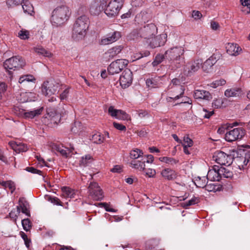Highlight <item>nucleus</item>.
I'll use <instances>...</instances> for the list:
<instances>
[{
	"instance_id": "obj_64",
	"label": "nucleus",
	"mask_w": 250,
	"mask_h": 250,
	"mask_svg": "<svg viewBox=\"0 0 250 250\" xmlns=\"http://www.w3.org/2000/svg\"><path fill=\"white\" fill-rule=\"evenodd\" d=\"M210 26L212 29L214 30H217L219 27V24L216 21H212L210 23Z\"/></svg>"
},
{
	"instance_id": "obj_5",
	"label": "nucleus",
	"mask_w": 250,
	"mask_h": 250,
	"mask_svg": "<svg viewBox=\"0 0 250 250\" xmlns=\"http://www.w3.org/2000/svg\"><path fill=\"white\" fill-rule=\"evenodd\" d=\"M25 64V61L21 57L15 56L7 59L4 62L3 66L7 70H15L22 68Z\"/></svg>"
},
{
	"instance_id": "obj_3",
	"label": "nucleus",
	"mask_w": 250,
	"mask_h": 250,
	"mask_svg": "<svg viewBox=\"0 0 250 250\" xmlns=\"http://www.w3.org/2000/svg\"><path fill=\"white\" fill-rule=\"evenodd\" d=\"M70 14V11L67 6H58L52 12L51 22L53 26H61L68 20Z\"/></svg>"
},
{
	"instance_id": "obj_32",
	"label": "nucleus",
	"mask_w": 250,
	"mask_h": 250,
	"mask_svg": "<svg viewBox=\"0 0 250 250\" xmlns=\"http://www.w3.org/2000/svg\"><path fill=\"white\" fill-rule=\"evenodd\" d=\"M62 196L65 198H72L74 197L75 191L74 190L66 187H63L62 188Z\"/></svg>"
},
{
	"instance_id": "obj_8",
	"label": "nucleus",
	"mask_w": 250,
	"mask_h": 250,
	"mask_svg": "<svg viewBox=\"0 0 250 250\" xmlns=\"http://www.w3.org/2000/svg\"><path fill=\"white\" fill-rule=\"evenodd\" d=\"M213 160L221 165L230 166L233 160L231 155L222 151H216L213 155Z\"/></svg>"
},
{
	"instance_id": "obj_18",
	"label": "nucleus",
	"mask_w": 250,
	"mask_h": 250,
	"mask_svg": "<svg viewBox=\"0 0 250 250\" xmlns=\"http://www.w3.org/2000/svg\"><path fill=\"white\" fill-rule=\"evenodd\" d=\"M103 1L101 3L94 2L91 4L89 12L92 15L98 16L103 11L105 6L107 0H103Z\"/></svg>"
},
{
	"instance_id": "obj_19",
	"label": "nucleus",
	"mask_w": 250,
	"mask_h": 250,
	"mask_svg": "<svg viewBox=\"0 0 250 250\" xmlns=\"http://www.w3.org/2000/svg\"><path fill=\"white\" fill-rule=\"evenodd\" d=\"M149 160H146V156L137 160H133L130 163V165L133 168L137 169L140 171L145 170V163H149Z\"/></svg>"
},
{
	"instance_id": "obj_59",
	"label": "nucleus",
	"mask_w": 250,
	"mask_h": 250,
	"mask_svg": "<svg viewBox=\"0 0 250 250\" xmlns=\"http://www.w3.org/2000/svg\"><path fill=\"white\" fill-rule=\"evenodd\" d=\"M22 238L24 240V244L27 248H29L31 243V240L30 238L28 237V235H21Z\"/></svg>"
},
{
	"instance_id": "obj_11",
	"label": "nucleus",
	"mask_w": 250,
	"mask_h": 250,
	"mask_svg": "<svg viewBox=\"0 0 250 250\" xmlns=\"http://www.w3.org/2000/svg\"><path fill=\"white\" fill-rule=\"evenodd\" d=\"M89 195L94 200H100L103 197V191L96 182L91 183L88 187Z\"/></svg>"
},
{
	"instance_id": "obj_39",
	"label": "nucleus",
	"mask_w": 250,
	"mask_h": 250,
	"mask_svg": "<svg viewBox=\"0 0 250 250\" xmlns=\"http://www.w3.org/2000/svg\"><path fill=\"white\" fill-rule=\"evenodd\" d=\"M143 153L140 149H135L131 151L130 153V158L133 160H137L143 157Z\"/></svg>"
},
{
	"instance_id": "obj_45",
	"label": "nucleus",
	"mask_w": 250,
	"mask_h": 250,
	"mask_svg": "<svg viewBox=\"0 0 250 250\" xmlns=\"http://www.w3.org/2000/svg\"><path fill=\"white\" fill-rule=\"evenodd\" d=\"M199 202V198L197 197H193L188 201L182 203V206L184 208H187L188 206L197 204Z\"/></svg>"
},
{
	"instance_id": "obj_38",
	"label": "nucleus",
	"mask_w": 250,
	"mask_h": 250,
	"mask_svg": "<svg viewBox=\"0 0 250 250\" xmlns=\"http://www.w3.org/2000/svg\"><path fill=\"white\" fill-rule=\"evenodd\" d=\"M92 161L93 158L90 155H86L82 157L80 161V165L83 167L88 166Z\"/></svg>"
},
{
	"instance_id": "obj_50",
	"label": "nucleus",
	"mask_w": 250,
	"mask_h": 250,
	"mask_svg": "<svg viewBox=\"0 0 250 250\" xmlns=\"http://www.w3.org/2000/svg\"><path fill=\"white\" fill-rule=\"evenodd\" d=\"M166 59L165 54L164 55L158 54L155 57V60L152 62L153 65H156L161 63L164 59Z\"/></svg>"
},
{
	"instance_id": "obj_34",
	"label": "nucleus",
	"mask_w": 250,
	"mask_h": 250,
	"mask_svg": "<svg viewBox=\"0 0 250 250\" xmlns=\"http://www.w3.org/2000/svg\"><path fill=\"white\" fill-rule=\"evenodd\" d=\"M21 5L24 13L28 15H32V13L34 12V8L32 5L29 2V0L23 2Z\"/></svg>"
},
{
	"instance_id": "obj_37",
	"label": "nucleus",
	"mask_w": 250,
	"mask_h": 250,
	"mask_svg": "<svg viewBox=\"0 0 250 250\" xmlns=\"http://www.w3.org/2000/svg\"><path fill=\"white\" fill-rule=\"evenodd\" d=\"M242 5L241 11L246 14L250 13V0H240Z\"/></svg>"
},
{
	"instance_id": "obj_58",
	"label": "nucleus",
	"mask_w": 250,
	"mask_h": 250,
	"mask_svg": "<svg viewBox=\"0 0 250 250\" xmlns=\"http://www.w3.org/2000/svg\"><path fill=\"white\" fill-rule=\"evenodd\" d=\"M9 145L12 148L14 151H15L17 153H19L18 147H19V145L18 143L14 141H11L9 143Z\"/></svg>"
},
{
	"instance_id": "obj_57",
	"label": "nucleus",
	"mask_w": 250,
	"mask_h": 250,
	"mask_svg": "<svg viewBox=\"0 0 250 250\" xmlns=\"http://www.w3.org/2000/svg\"><path fill=\"white\" fill-rule=\"evenodd\" d=\"M221 55L219 53L213 54L210 58L208 59L210 60V61L212 62V63L214 64L217 60H219L220 58Z\"/></svg>"
},
{
	"instance_id": "obj_25",
	"label": "nucleus",
	"mask_w": 250,
	"mask_h": 250,
	"mask_svg": "<svg viewBox=\"0 0 250 250\" xmlns=\"http://www.w3.org/2000/svg\"><path fill=\"white\" fill-rule=\"evenodd\" d=\"M208 178L207 176L197 177L195 178L194 183L195 185L199 188H205L207 190H210L208 186H207Z\"/></svg>"
},
{
	"instance_id": "obj_2",
	"label": "nucleus",
	"mask_w": 250,
	"mask_h": 250,
	"mask_svg": "<svg viewBox=\"0 0 250 250\" xmlns=\"http://www.w3.org/2000/svg\"><path fill=\"white\" fill-rule=\"evenodd\" d=\"M89 20L85 15L79 17L76 21L72 30V37L75 41L82 40L86 34L88 28Z\"/></svg>"
},
{
	"instance_id": "obj_61",
	"label": "nucleus",
	"mask_w": 250,
	"mask_h": 250,
	"mask_svg": "<svg viewBox=\"0 0 250 250\" xmlns=\"http://www.w3.org/2000/svg\"><path fill=\"white\" fill-rule=\"evenodd\" d=\"M26 170L32 173H37L41 175L42 173L41 170L37 169L33 167H26Z\"/></svg>"
},
{
	"instance_id": "obj_27",
	"label": "nucleus",
	"mask_w": 250,
	"mask_h": 250,
	"mask_svg": "<svg viewBox=\"0 0 250 250\" xmlns=\"http://www.w3.org/2000/svg\"><path fill=\"white\" fill-rule=\"evenodd\" d=\"M123 48L122 45H117L108 49L105 54L108 55L109 60L113 59L121 52Z\"/></svg>"
},
{
	"instance_id": "obj_53",
	"label": "nucleus",
	"mask_w": 250,
	"mask_h": 250,
	"mask_svg": "<svg viewBox=\"0 0 250 250\" xmlns=\"http://www.w3.org/2000/svg\"><path fill=\"white\" fill-rule=\"evenodd\" d=\"M48 201L56 205L62 206V203L59 198L56 197L49 196L47 198Z\"/></svg>"
},
{
	"instance_id": "obj_41",
	"label": "nucleus",
	"mask_w": 250,
	"mask_h": 250,
	"mask_svg": "<svg viewBox=\"0 0 250 250\" xmlns=\"http://www.w3.org/2000/svg\"><path fill=\"white\" fill-rule=\"evenodd\" d=\"M91 140L94 143L100 144L104 142V137L100 133H98L92 135Z\"/></svg>"
},
{
	"instance_id": "obj_23",
	"label": "nucleus",
	"mask_w": 250,
	"mask_h": 250,
	"mask_svg": "<svg viewBox=\"0 0 250 250\" xmlns=\"http://www.w3.org/2000/svg\"><path fill=\"white\" fill-rule=\"evenodd\" d=\"M226 49L227 53L231 56H237L242 51L241 47L236 43H228Z\"/></svg>"
},
{
	"instance_id": "obj_51",
	"label": "nucleus",
	"mask_w": 250,
	"mask_h": 250,
	"mask_svg": "<svg viewBox=\"0 0 250 250\" xmlns=\"http://www.w3.org/2000/svg\"><path fill=\"white\" fill-rule=\"evenodd\" d=\"M22 225L23 229L26 231L29 230L31 227V223L28 219H23L22 220Z\"/></svg>"
},
{
	"instance_id": "obj_31",
	"label": "nucleus",
	"mask_w": 250,
	"mask_h": 250,
	"mask_svg": "<svg viewBox=\"0 0 250 250\" xmlns=\"http://www.w3.org/2000/svg\"><path fill=\"white\" fill-rule=\"evenodd\" d=\"M159 78L148 79L146 81L147 86L151 88L158 87L160 86L161 83H159Z\"/></svg>"
},
{
	"instance_id": "obj_22",
	"label": "nucleus",
	"mask_w": 250,
	"mask_h": 250,
	"mask_svg": "<svg viewBox=\"0 0 250 250\" xmlns=\"http://www.w3.org/2000/svg\"><path fill=\"white\" fill-rule=\"evenodd\" d=\"M219 171V167L214 166L212 169L208 171L207 178L211 181H219L221 178Z\"/></svg>"
},
{
	"instance_id": "obj_13",
	"label": "nucleus",
	"mask_w": 250,
	"mask_h": 250,
	"mask_svg": "<svg viewBox=\"0 0 250 250\" xmlns=\"http://www.w3.org/2000/svg\"><path fill=\"white\" fill-rule=\"evenodd\" d=\"M167 35L163 34L154 38L152 36L151 39L146 41V42L151 48H154L164 45L167 41Z\"/></svg>"
},
{
	"instance_id": "obj_4",
	"label": "nucleus",
	"mask_w": 250,
	"mask_h": 250,
	"mask_svg": "<svg viewBox=\"0 0 250 250\" xmlns=\"http://www.w3.org/2000/svg\"><path fill=\"white\" fill-rule=\"evenodd\" d=\"M156 30V27L154 24H148L141 28L139 31H132L130 36L133 40L137 39L139 37H140L146 40V41H148L154 35Z\"/></svg>"
},
{
	"instance_id": "obj_16",
	"label": "nucleus",
	"mask_w": 250,
	"mask_h": 250,
	"mask_svg": "<svg viewBox=\"0 0 250 250\" xmlns=\"http://www.w3.org/2000/svg\"><path fill=\"white\" fill-rule=\"evenodd\" d=\"M121 37V35L120 32L114 31L108 34L106 37L102 39L100 43L102 45L109 44L117 41Z\"/></svg>"
},
{
	"instance_id": "obj_29",
	"label": "nucleus",
	"mask_w": 250,
	"mask_h": 250,
	"mask_svg": "<svg viewBox=\"0 0 250 250\" xmlns=\"http://www.w3.org/2000/svg\"><path fill=\"white\" fill-rule=\"evenodd\" d=\"M43 107L37 109L33 111L24 112L23 114V117L25 119H33L35 117L40 115L42 111Z\"/></svg>"
},
{
	"instance_id": "obj_21",
	"label": "nucleus",
	"mask_w": 250,
	"mask_h": 250,
	"mask_svg": "<svg viewBox=\"0 0 250 250\" xmlns=\"http://www.w3.org/2000/svg\"><path fill=\"white\" fill-rule=\"evenodd\" d=\"M194 97L196 99L207 101H209L212 99V95L210 92L205 90H195Z\"/></svg>"
},
{
	"instance_id": "obj_24",
	"label": "nucleus",
	"mask_w": 250,
	"mask_h": 250,
	"mask_svg": "<svg viewBox=\"0 0 250 250\" xmlns=\"http://www.w3.org/2000/svg\"><path fill=\"white\" fill-rule=\"evenodd\" d=\"M63 147V146H60L57 144H54L52 146V149L53 150L60 152L61 154L63 156L68 157L69 156V154H70V153L72 152V150L74 149V148H66L65 149H64Z\"/></svg>"
},
{
	"instance_id": "obj_33",
	"label": "nucleus",
	"mask_w": 250,
	"mask_h": 250,
	"mask_svg": "<svg viewBox=\"0 0 250 250\" xmlns=\"http://www.w3.org/2000/svg\"><path fill=\"white\" fill-rule=\"evenodd\" d=\"M219 172L221 178H231L233 176L232 172L230 170V167H221L219 168Z\"/></svg>"
},
{
	"instance_id": "obj_14",
	"label": "nucleus",
	"mask_w": 250,
	"mask_h": 250,
	"mask_svg": "<svg viewBox=\"0 0 250 250\" xmlns=\"http://www.w3.org/2000/svg\"><path fill=\"white\" fill-rule=\"evenodd\" d=\"M168 89L178 90V92H176L177 95L174 98L175 99H178L182 97L185 91L184 87L180 84V80L176 78L173 79L171 81V83L168 86Z\"/></svg>"
},
{
	"instance_id": "obj_43",
	"label": "nucleus",
	"mask_w": 250,
	"mask_h": 250,
	"mask_svg": "<svg viewBox=\"0 0 250 250\" xmlns=\"http://www.w3.org/2000/svg\"><path fill=\"white\" fill-rule=\"evenodd\" d=\"M159 159L161 161L165 162L171 165L176 164L178 162V160H176L172 158L167 157H161L159 158Z\"/></svg>"
},
{
	"instance_id": "obj_1",
	"label": "nucleus",
	"mask_w": 250,
	"mask_h": 250,
	"mask_svg": "<svg viewBox=\"0 0 250 250\" xmlns=\"http://www.w3.org/2000/svg\"><path fill=\"white\" fill-rule=\"evenodd\" d=\"M184 52L181 46L171 47L165 52L166 59L171 62L169 67L172 70H176L184 64Z\"/></svg>"
},
{
	"instance_id": "obj_10",
	"label": "nucleus",
	"mask_w": 250,
	"mask_h": 250,
	"mask_svg": "<svg viewBox=\"0 0 250 250\" xmlns=\"http://www.w3.org/2000/svg\"><path fill=\"white\" fill-rule=\"evenodd\" d=\"M59 84L55 82H44L42 86V92L45 96H50L54 94L58 90Z\"/></svg>"
},
{
	"instance_id": "obj_62",
	"label": "nucleus",
	"mask_w": 250,
	"mask_h": 250,
	"mask_svg": "<svg viewBox=\"0 0 250 250\" xmlns=\"http://www.w3.org/2000/svg\"><path fill=\"white\" fill-rule=\"evenodd\" d=\"M18 145H19L18 150H19V152H25L27 150V149H28L27 147L24 144L20 143H18Z\"/></svg>"
},
{
	"instance_id": "obj_44",
	"label": "nucleus",
	"mask_w": 250,
	"mask_h": 250,
	"mask_svg": "<svg viewBox=\"0 0 250 250\" xmlns=\"http://www.w3.org/2000/svg\"><path fill=\"white\" fill-rule=\"evenodd\" d=\"M1 186L4 188L8 187L12 193L15 189V185L13 182L11 181H2Z\"/></svg>"
},
{
	"instance_id": "obj_40",
	"label": "nucleus",
	"mask_w": 250,
	"mask_h": 250,
	"mask_svg": "<svg viewBox=\"0 0 250 250\" xmlns=\"http://www.w3.org/2000/svg\"><path fill=\"white\" fill-rule=\"evenodd\" d=\"M213 65L214 64L210 60L208 59L203 63L202 68L204 71L208 73L212 69Z\"/></svg>"
},
{
	"instance_id": "obj_7",
	"label": "nucleus",
	"mask_w": 250,
	"mask_h": 250,
	"mask_svg": "<svg viewBox=\"0 0 250 250\" xmlns=\"http://www.w3.org/2000/svg\"><path fill=\"white\" fill-rule=\"evenodd\" d=\"M128 61L125 59H118L112 62L108 66L107 70L109 74L114 75L120 72L128 64Z\"/></svg>"
},
{
	"instance_id": "obj_17",
	"label": "nucleus",
	"mask_w": 250,
	"mask_h": 250,
	"mask_svg": "<svg viewBox=\"0 0 250 250\" xmlns=\"http://www.w3.org/2000/svg\"><path fill=\"white\" fill-rule=\"evenodd\" d=\"M202 64V61L201 59H197L193 62L188 63L185 69V72L188 75H190L191 74L197 71Z\"/></svg>"
},
{
	"instance_id": "obj_60",
	"label": "nucleus",
	"mask_w": 250,
	"mask_h": 250,
	"mask_svg": "<svg viewBox=\"0 0 250 250\" xmlns=\"http://www.w3.org/2000/svg\"><path fill=\"white\" fill-rule=\"evenodd\" d=\"M113 125L116 129L121 131H125L126 130V127L122 124L117 123L116 122L113 123Z\"/></svg>"
},
{
	"instance_id": "obj_15",
	"label": "nucleus",
	"mask_w": 250,
	"mask_h": 250,
	"mask_svg": "<svg viewBox=\"0 0 250 250\" xmlns=\"http://www.w3.org/2000/svg\"><path fill=\"white\" fill-rule=\"evenodd\" d=\"M108 114L112 117L122 120H128L130 119L128 115L124 111L116 109L113 106H110L108 109Z\"/></svg>"
},
{
	"instance_id": "obj_12",
	"label": "nucleus",
	"mask_w": 250,
	"mask_h": 250,
	"mask_svg": "<svg viewBox=\"0 0 250 250\" xmlns=\"http://www.w3.org/2000/svg\"><path fill=\"white\" fill-rule=\"evenodd\" d=\"M132 73L130 70L126 69L124 71L120 78V84L123 88L129 87L132 82Z\"/></svg>"
},
{
	"instance_id": "obj_28",
	"label": "nucleus",
	"mask_w": 250,
	"mask_h": 250,
	"mask_svg": "<svg viewBox=\"0 0 250 250\" xmlns=\"http://www.w3.org/2000/svg\"><path fill=\"white\" fill-rule=\"evenodd\" d=\"M241 94V89L238 87L228 88L225 91V96L228 98L239 96Z\"/></svg>"
},
{
	"instance_id": "obj_30",
	"label": "nucleus",
	"mask_w": 250,
	"mask_h": 250,
	"mask_svg": "<svg viewBox=\"0 0 250 250\" xmlns=\"http://www.w3.org/2000/svg\"><path fill=\"white\" fill-rule=\"evenodd\" d=\"M48 119L54 124H57L61 121L62 116L56 111L54 112L50 111V112H48Z\"/></svg>"
},
{
	"instance_id": "obj_26",
	"label": "nucleus",
	"mask_w": 250,
	"mask_h": 250,
	"mask_svg": "<svg viewBox=\"0 0 250 250\" xmlns=\"http://www.w3.org/2000/svg\"><path fill=\"white\" fill-rule=\"evenodd\" d=\"M162 176L168 180H172L177 177V173L173 170L170 168L164 169L161 171Z\"/></svg>"
},
{
	"instance_id": "obj_42",
	"label": "nucleus",
	"mask_w": 250,
	"mask_h": 250,
	"mask_svg": "<svg viewBox=\"0 0 250 250\" xmlns=\"http://www.w3.org/2000/svg\"><path fill=\"white\" fill-rule=\"evenodd\" d=\"M35 81V79L33 75H27L21 76L19 82L20 83H22L24 82H32Z\"/></svg>"
},
{
	"instance_id": "obj_52",
	"label": "nucleus",
	"mask_w": 250,
	"mask_h": 250,
	"mask_svg": "<svg viewBox=\"0 0 250 250\" xmlns=\"http://www.w3.org/2000/svg\"><path fill=\"white\" fill-rule=\"evenodd\" d=\"M56 111L59 113L62 117L63 116L64 114H66V111L65 108L64 107V104L62 103H60L59 104V106L58 107Z\"/></svg>"
},
{
	"instance_id": "obj_20",
	"label": "nucleus",
	"mask_w": 250,
	"mask_h": 250,
	"mask_svg": "<svg viewBox=\"0 0 250 250\" xmlns=\"http://www.w3.org/2000/svg\"><path fill=\"white\" fill-rule=\"evenodd\" d=\"M28 205V202L23 197L20 198L19 200V205L17 207V212L18 214H20V212L25 214L27 216H30V211L27 208Z\"/></svg>"
},
{
	"instance_id": "obj_63",
	"label": "nucleus",
	"mask_w": 250,
	"mask_h": 250,
	"mask_svg": "<svg viewBox=\"0 0 250 250\" xmlns=\"http://www.w3.org/2000/svg\"><path fill=\"white\" fill-rule=\"evenodd\" d=\"M192 17L195 19H199L202 17V14L199 11H193L192 12Z\"/></svg>"
},
{
	"instance_id": "obj_47",
	"label": "nucleus",
	"mask_w": 250,
	"mask_h": 250,
	"mask_svg": "<svg viewBox=\"0 0 250 250\" xmlns=\"http://www.w3.org/2000/svg\"><path fill=\"white\" fill-rule=\"evenodd\" d=\"M18 37L22 40L28 39L29 38V32L27 30L22 29L19 32Z\"/></svg>"
},
{
	"instance_id": "obj_54",
	"label": "nucleus",
	"mask_w": 250,
	"mask_h": 250,
	"mask_svg": "<svg viewBox=\"0 0 250 250\" xmlns=\"http://www.w3.org/2000/svg\"><path fill=\"white\" fill-rule=\"evenodd\" d=\"M143 171L149 177H153L156 174L155 170L152 168H146L145 167V170Z\"/></svg>"
},
{
	"instance_id": "obj_55",
	"label": "nucleus",
	"mask_w": 250,
	"mask_h": 250,
	"mask_svg": "<svg viewBox=\"0 0 250 250\" xmlns=\"http://www.w3.org/2000/svg\"><path fill=\"white\" fill-rule=\"evenodd\" d=\"M99 206L100 207H104L105 210L109 212H115L116 210L112 208H109V205L106 203H99Z\"/></svg>"
},
{
	"instance_id": "obj_9",
	"label": "nucleus",
	"mask_w": 250,
	"mask_h": 250,
	"mask_svg": "<svg viewBox=\"0 0 250 250\" xmlns=\"http://www.w3.org/2000/svg\"><path fill=\"white\" fill-rule=\"evenodd\" d=\"M245 134V130L242 128H236L226 132L225 139L228 142H231L241 139Z\"/></svg>"
},
{
	"instance_id": "obj_56",
	"label": "nucleus",
	"mask_w": 250,
	"mask_h": 250,
	"mask_svg": "<svg viewBox=\"0 0 250 250\" xmlns=\"http://www.w3.org/2000/svg\"><path fill=\"white\" fill-rule=\"evenodd\" d=\"M221 55L219 53L213 54L210 58L208 59L210 60V61L212 62V63L214 64L217 60H219L220 58Z\"/></svg>"
},
{
	"instance_id": "obj_48",
	"label": "nucleus",
	"mask_w": 250,
	"mask_h": 250,
	"mask_svg": "<svg viewBox=\"0 0 250 250\" xmlns=\"http://www.w3.org/2000/svg\"><path fill=\"white\" fill-rule=\"evenodd\" d=\"M226 81L223 79L216 80L211 83V86L213 88H216L219 86L224 85L226 84Z\"/></svg>"
},
{
	"instance_id": "obj_36",
	"label": "nucleus",
	"mask_w": 250,
	"mask_h": 250,
	"mask_svg": "<svg viewBox=\"0 0 250 250\" xmlns=\"http://www.w3.org/2000/svg\"><path fill=\"white\" fill-rule=\"evenodd\" d=\"M214 113L213 110L208 111L206 109L203 108L199 110L198 115L201 118L209 119Z\"/></svg>"
},
{
	"instance_id": "obj_49",
	"label": "nucleus",
	"mask_w": 250,
	"mask_h": 250,
	"mask_svg": "<svg viewBox=\"0 0 250 250\" xmlns=\"http://www.w3.org/2000/svg\"><path fill=\"white\" fill-rule=\"evenodd\" d=\"M193 145V141L188 137H184L183 140V143H182V146L184 147L186 146L190 147Z\"/></svg>"
},
{
	"instance_id": "obj_6",
	"label": "nucleus",
	"mask_w": 250,
	"mask_h": 250,
	"mask_svg": "<svg viewBox=\"0 0 250 250\" xmlns=\"http://www.w3.org/2000/svg\"><path fill=\"white\" fill-rule=\"evenodd\" d=\"M123 5V0H112L105 9V13L108 17H115L118 15Z\"/></svg>"
},
{
	"instance_id": "obj_46",
	"label": "nucleus",
	"mask_w": 250,
	"mask_h": 250,
	"mask_svg": "<svg viewBox=\"0 0 250 250\" xmlns=\"http://www.w3.org/2000/svg\"><path fill=\"white\" fill-rule=\"evenodd\" d=\"M223 103L224 101L222 98L215 99L212 102V106L214 108H221Z\"/></svg>"
},
{
	"instance_id": "obj_35",
	"label": "nucleus",
	"mask_w": 250,
	"mask_h": 250,
	"mask_svg": "<svg viewBox=\"0 0 250 250\" xmlns=\"http://www.w3.org/2000/svg\"><path fill=\"white\" fill-rule=\"evenodd\" d=\"M34 51L38 54L42 55L44 57H51L52 56V53L48 50H45L42 46H37L34 48Z\"/></svg>"
}]
</instances>
